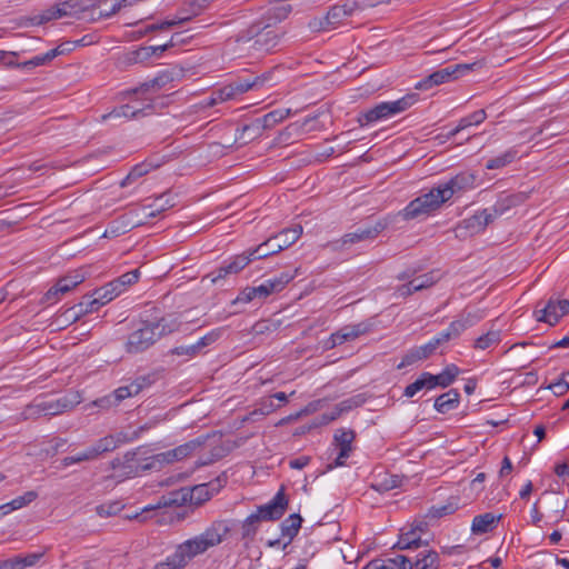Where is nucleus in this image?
I'll return each instance as SVG.
<instances>
[{
	"instance_id": "obj_39",
	"label": "nucleus",
	"mask_w": 569,
	"mask_h": 569,
	"mask_svg": "<svg viewBox=\"0 0 569 569\" xmlns=\"http://www.w3.org/2000/svg\"><path fill=\"white\" fill-rule=\"evenodd\" d=\"M517 154L518 150L516 148H510L503 153L489 159L486 163V168L488 170L501 169L511 163L517 158Z\"/></svg>"
},
{
	"instance_id": "obj_63",
	"label": "nucleus",
	"mask_w": 569,
	"mask_h": 569,
	"mask_svg": "<svg viewBox=\"0 0 569 569\" xmlns=\"http://www.w3.org/2000/svg\"><path fill=\"white\" fill-rule=\"evenodd\" d=\"M278 408H280V405H276L272 398L269 396L261 399L257 411H259L261 415H269L276 411Z\"/></svg>"
},
{
	"instance_id": "obj_17",
	"label": "nucleus",
	"mask_w": 569,
	"mask_h": 569,
	"mask_svg": "<svg viewBox=\"0 0 569 569\" xmlns=\"http://www.w3.org/2000/svg\"><path fill=\"white\" fill-rule=\"evenodd\" d=\"M230 526L226 520L213 521L202 533L198 535L206 543V547L212 548L222 542L223 538L229 533Z\"/></svg>"
},
{
	"instance_id": "obj_7",
	"label": "nucleus",
	"mask_w": 569,
	"mask_h": 569,
	"mask_svg": "<svg viewBox=\"0 0 569 569\" xmlns=\"http://www.w3.org/2000/svg\"><path fill=\"white\" fill-rule=\"evenodd\" d=\"M288 502L284 488L281 487L276 496L268 503L258 507L254 513L261 521H276L287 511Z\"/></svg>"
},
{
	"instance_id": "obj_24",
	"label": "nucleus",
	"mask_w": 569,
	"mask_h": 569,
	"mask_svg": "<svg viewBox=\"0 0 569 569\" xmlns=\"http://www.w3.org/2000/svg\"><path fill=\"white\" fill-rule=\"evenodd\" d=\"M436 350L433 349V345L429 342L415 347L410 349L401 359L400 363L397 366L398 369H403L408 366H411L420 360L429 358Z\"/></svg>"
},
{
	"instance_id": "obj_64",
	"label": "nucleus",
	"mask_w": 569,
	"mask_h": 569,
	"mask_svg": "<svg viewBox=\"0 0 569 569\" xmlns=\"http://www.w3.org/2000/svg\"><path fill=\"white\" fill-rule=\"evenodd\" d=\"M147 172H148V170H147L144 164H137V166H134L130 170L128 176L124 178V180L122 181L121 186L124 187V186L129 184L132 180H136V179L142 177Z\"/></svg>"
},
{
	"instance_id": "obj_46",
	"label": "nucleus",
	"mask_w": 569,
	"mask_h": 569,
	"mask_svg": "<svg viewBox=\"0 0 569 569\" xmlns=\"http://www.w3.org/2000/svg\"><path fill=\"white\" fill-rule=\"evenodd\" d=\"M186 567V563L183 562V559L177 550L170 556L166 558V560L160 561L154 565L152 569H183Z\"/></svg>"
},
{
	"instance_id": "obj_59",
	"label": "nucleus",
	"mask_w": 569,
	"mask_h": 569,
	"mask_svg": "<svg viewBox=\"0 0 569 569\" xmlns=\"http://www.w3.org/2000/svg\"><path fill=\"white\" fill-rule=\"evenodd\" d=\"M170 353L171 355H176V356H184L187 358H194L197 357L198 355H200L199 350L197 349L196 345H190V346H179V347H176L173 349L170 350Z\"/></svg>"
},
{
	"instance_id": "obj_48",
	"label": "nucleus",
	"mask_w": 569,
	"mask_h": 569,
	"mask_svg": "<svg viewBox=\"0 0 569 569\" xmlns=\"http://www.w3.org/2000/svg\"><path fill=\"white\" fill-rule=\"evenodd\" d=\"M144 429H146L144 427H140L138 430H133V431L121 430L116 433H112V437H113L117 446L120 447L123 443H128V442H131V441H134L136 439H138L140 436V432Z\"/></svg>"
},
{
	"instance_id": "obj_12",
	"label": "nucleus",
	"mask_w": 569,
	"mask_h": 569,
	"mask_svg": "<svg viewBox=\"0 0 569 569\" xmlns=\"http://www.w3.org/2000/svg\"><path fill=\"white\" fill-rule=\"evenodd\" d=\"M386 227L387 223L385 221H377L373 226L361 227L353 232L346 233L337 243H340L339 247L342 248L346 244H353L365 240H372L380 232H382Z\"/></svg>"
},
{
	"instance_id": "obj_6",
	"label": "nucleus",
	"mask_w": 569,
	"mask_h": 569,
	"mask_svg": "<svg viewBox=\"0 0 569 569\" xmlns=\"http://www.w3.org/2000/svg\"><path fill=\"white\" fill-rule=\"evenodd\" d=\"M356 2H347L343 4H336L330 8L323 19L315 20L310 26L319 28V30H332L340 26L348 17L352 16L356 11Z\"/></svg>"
},
{
	"instance_id": "obj_1",
	"label": "nucleus",
	"mask_w": 569,
	"mask_h": 569,
	"mask_svg": "<svg viewBox=\"0 0 569 569\" xmlns=\"http://www.w3.org/2000/svg\"><path fill=\"white\" fill-rule=\"evenodd\" d=\"M284 31L270 24L261 26V23L252 24L246 32L238 38L239 42L252 41L250 48L258 53H268L274 50L282 37Z\"/></svg>"
},
{
	"instance_id": "obj_21",
	"label": "nucleus",
	"mask_w": 569,
	"mask_h": 569,
	"mask_svg": "<svg viewBox=\"0 0 569 569\" xmlns=\"http://www.w3.org/2000/svg\"><path fill=\"white\" fill-rule=\"evenodd\" d=\"M179 556L182 557L183 562L186 566L190 562L191 559L194 557L204 553L208 548L206 547V543L201 540L199 536H196L192 539L186 540L184 542L180 543L176 548Z\"/></svg>"
},
{
	"instance_id": "obj_44",
	"label": "nucleus",
	"mask_w": 569,
	"mask_h": 569,
	"mask_svg": "<svg viewBox=\"0 0 569 569\" xmlns=\"http://www.w3.org/2000/svg\"><path fill=\"white\" fill-rule=\"evenodd\" d=\"M60 18H62V16H61L59 6L57 3L54 6H51L50 8L41 11L40 13L34 14L31 18V21L33 24L40 26V24L47 23L51 20H56V19H60Z\"/></svg>"
},
{
	"instance_id": "obj_9",
	"label": "nucleus",
	"mask_w": 569,
	"mask_h": 569,
	"mask_svg": "<svg viewBox=\"0 0 569 569\" xmlns=\"http://www.w3.org/2000/svg\"><path fill=\"white\" fill-rule=\"evenodd\" d=\"M356 438V433L351 429H338L333 436V442L339 448V453L333 462L332 467H342L346 465V460L352 452V442Z\"/></svg>"
},
{
	"instance_id": "obj_56",
	"label": "nucleus",
	"mask_w": 569,
	"mask_h": 569,
	"mask_svg": "<svg viewBox=\"0 0 569 569\" xmlns=\"http://www.w3.org/2000/svg\"><path fill=\"white\" fill-rule=\"evenodd\" d=\"M202 485L206 487L207 490H209L211 497H213L227 485V476L226 473H221L213 480Z\"/></svg>"
},
{
	"instance_id": "obj_27",
	"label": "nucleus",
	"mask_w": 569,
	"mask_h": 569,
	"mask_svg": "<svg viewBox=\"0 0 569 569\" xmlns=\"http://www.w3.org/2000/svg\"><path fill=\"white\" fill-rule=\"evenodd\" d=\"M302 518L298 513L290 515L287 519L281 522V535L287 538L283 547H287L291 543L293 538L298 535L299 529L301 528Z\"/></svg>"
},
{
	"instance_id": "obj_62",
	"label": "nucleus",
	"mask_w": 569,
	"mask_h": 569,
	"mask_svg": "<svg viewBox=\"0 0 569 569\" xmlns=\"http://www.w3.org/2000/svg\"><path fill=\"white\" fill-rule=\"evenodd\" d=\"M140 278L139 269L131 270L118 277L119 282L127 289L131 284L136 283Z\"/></svg>"
},
{
	"instance_id": "obj_8",
	"label": "nucleus",
	"mask_w": 569,
	"mask_h": 569,
	"mask_svg": "<svg viewBox=\"0 0 569 569\" xmlns=\"http://www.w3.org/2000/svg\"><path fill=\"white\" fill-rule=\"evenodd\" d=\"M256 260L251 256V251H244L241 254L232 257L230 260L224 261L216 271L211 273L212 282L223 279L229 274L238 273L244 269L251 261Z\"/></svg>"
},
{
	"instance_id": "obj_61",
	"label": "nucleus",
	"mask_w": 569,
	"mask_h": 569,
	"mask_svg": "<svg viewBox=\"0 0 569 569\" xmlns=\"http://www.w3.org/2000/svg\"><path fill=\"white\" fill-rule=\"evenodd\" d=\"M92 293L98 298L102 306L116 298V293L110 291V288L107 284L96 289Z\"/></svg>"
},
{
	"instance_id": "obj_43",
	"label": "nucleus",
	"mask_w": 569,
	"mask_h": 569,
	"mask_svg": "<svg viewBox=\"0 0 569 569\" xmlns=\"http://www.w3.org/2000/svg\"><path fill=\"white\" fill-rule=\"evenodd\" d=\"M139 109L137 108L136 103H126L119 107H116L111 112L106 113L102 116V120H108L112 118H126V119H132L137 118V111Z\"/></svg>"
},
{
	"instance_id": "obj_51",
	"label": "nucleus",
	"mask_w": 569,
	"mask_h": 569,
	"mask_svg": "<svg viewBox=\"0 0 569 569\" xmlns=\"http://www.w3.org/2000/svg\"><path fill=\"white\" fill-rule=\"evenodd\" d=\"M89 449L87 448L86 450L81 451V452H78L76 455H72V456H68V457H64L62 460H61V465L63 467H69L71 465H74V463H80V462H84V461H92L94 460L91 456V453H89Z\"/></svg>"
},
{
	"instance_id": "obj_52",
	"label": "nucleus",
	"mask_w": 569,
	"mask_h": 569,
	"mask_svg": "<svg viewBox=\"0 0 569 569\" xmlns=\"http://www.w3.org/2000/svg\"><path fill=\"white\" fill-rule=\"evenodd\" d=\"M400 485V479L398 476H390L388 478L382 479L372 485V488L379 492H385L392 490Z\"/></svg>"
},
{
	"instance_id": "obj_15",
	"label": "nucleus",
	"mask_w": 569,
	"mask_h": 569,
	"mask_svg": "<svg viewBox=\"0 0 569 569\" xmlns=\"http://www.w3.org/2000/svg\"><path fill=\"white\" fill-rule=\"evenodd\" d=\"M368 330L369 326L363 322L345 326L330 336L327 345L329 348L340 346L346 341H352L357 339L361 335L368 332Z\"/></svg>"
},
{
	"instance_id": "obj_40",
	"label": "nucleus",
	"mask_w": 569,
	"mask_h": 569,
	"mask_svg": "<svg viewBox=\"0 0 569 569\" xmlns=\"http://www.w3.org/2000/svg\"><path fill=\"white\" fill-rule=\"evenodd\" d=\"M291 114V109H276L262 117H259L266 130L273 128Z\"/></svg>"
},
{
	"instance_id": "obj_42",
	"label": "nucleus",
	"mask_w": 569,
	"mask_h": 569,
	"mask_svg": "<svg viewBox=\"0 0 569 569\" xmlns=\"http://www.w3.org/2000/svg\"><path fill=\"white\" fill-rule=\"evenodd\" d=\"M422 545V540L420 535L416 529H411L408 532L401 533L396 547L406 550V549H417Z\"/></svg>"
},
{
	"instance_id": "obj_29",
	"label": "nucleus",
	"mask_w": 569,
	"mask_h": 569,
	"mask_svg": "<svg viewBox=\"0 0 569 569\" xmlns=\"http://www.w3.org/2000/svg\"><path fill=\"white\" fill-rule=\"evenodd\" d=\"M460 395L456 389L440 395L435 401V409L440 413H446L459 405Z\"/></svg>"
},
{
	"instance_id": "obj_19",
	"label": "nucleus",
	"mask_w": 569,
	"mask_h": 569,
	"mask_svg": "<svg viewBox=\"0 0 569 569\" xmlns=\"http://www.w3.org/2000/svg\"><path fill=\"white\" fill-rule=\"evenodd\" d=\"M439 280V277L432 271L419 277L413 278L408 283L400 286L397 290L398 295L401 297H408L416 291H420L422 289H427L433 286Z\"/></svg>"
},
{
	"instance_id": "obj_10",
	"label": "nucleus",
	"mask_w": 569,
	"mask_h": 569,
	"mask_svg": "<svg viewBox=\"0 0 569 569\" xmlns=\"http://www.w3.org/2000/svg\"><path fill=\"white\" fill-rule=\"evenodd\" d=\"M84 280V274L78 271L70 273L60 278L57 283L50 288L44 295V299L47 302L52 303L56 302L60 295H64L72 290L78 284L82 283Z\"/></svg>"
},
{
	"instance_id": "obj_57",
	"label": "nucleus",
	"mask_w": 569,
	"mask_h": 569,
	"mask_svg": "<svg viewBox=\"0 0 569 569\" xmlns=\"http://www.w3.org/2000/svg\"><path fill=\"white\" fill-rule=\"evenodd\" d=\"M211 498L209 490H207L202 483L193 487L191 490L190 499L193 502L202 503Z\"/></svg>"
},
{
	"instance_id": "obj_20",
	"label": "nucleus",
	"mask_w": 569,
	"mask_h": 569,
	"mask_svg": "<svg viewBox=\"0 0 569 569\" xmlns=\"http://www.w3.org/2000/svg\"><path fill=\"white\" fill-rule=\"evenodd\" d=\"M540 302L537 305L533 312L536 320L556 326L561 318L559 301L551 298L543 307L540 308Z\"/></svg>"
},
{
	"instance_id": "obj_37",
	"label": "nucleus",
	"mask_w": 569,
	"mask_h": 569,
	"mask_svg": "<svg viewBox=\"0 0 569 569\" xmlns=\"http://www.w3.org/2000/svg\"><path fill=\"white\" fill-rule=\"evenodd\" d=\"M459 372H460V370L456 365H453V363L448 365L442 370V372H440L439 375H433V382H432L433 388H436L437 386L447 388L456 380Z\"/></svg>"
},
{
	"instance_id": "obj_28",
	"label": "nucleus",
	"mask_w": 569,
	"mask_h": 569,
	"mask_svg": "<svg viewBox=\"0 0 569 569\" xmlns=\"http://www.w3.org/2000/svg\"><path fill=\"white\" fill-rule=\"evenodd\" d=\"M459 509V499L450 497L446 503L440 506H432L428 509L426 518L429 520L439 519L448 515L455 513Z\"/></svg>"
},
{
	"instance_id": "obj_53",
	"label": "nucleus",
	"mask_w": 569,
	"mask_h": 569,
	"mask_svg": "<svg viewBox=\"0 0 569 569\" xmlns=\"http://www.w3.org/2000/svg\"><path fill=\"white\" fill-rule=\"evenodd\" d=\"M483 319L482 311L478 310L475 312H465L459 318V321L461 325H463V330L473 327L478 322H480Z\"/></svg>"
},
{
	"instance_id": "obj_41",
	"label": "nucleus",
	"mask_w": 569,
	"mask_h": 569,
	"mask_svg": "<svg viewBox=\"0 0 569 569\" xmlns=\"http://www.w3.org/2000/svg\"><path fill=\"white\" fill-rule=\"evenodd\" d=\"M152 327H154V331L158 332L159 338L164 335L172 333L174 331H178L181 322H179L176 318L169 316V317H162L157 322H151Z\"/></svg>"
},
{
	"instance_id": "obj_26",
	"label": "nucleus",
	"mask_w": 569,
	"mask_h": 569,
	"mask_svg": "<svg viewBox=\"0 0 569 569\" xmlns=\"http://www.w3.org/2000/svg\"><path fill=\"white\" fill-rule=\"evenodd\" d=\"M431 212L433 211L429 208L428 203L419 196L411 200L400 214L405 220H412L421 216L430 214Z\"/></svg>"
},
{
	"instance_id": "obj_4",
	"label": "nucleus",
	"mask_w": 569,
	"mask_h": 569,
	"mask_svg": "<svg viewBox=\"0 0 569 569\" xmlns=\"http://www.w3.org/2000/svg\"><path fill=\"white\" fill-rule=\"evenodd\" d=\"M478 62L473 63H456L447 66L446 68L439 69L428 77L423 78L416 84L418 90H429L436 86L457 80L462 74L472 70Z\"/></svg>"
},
{
	"instance_id": "obj_2",
	"label": "nucleus",
	"mask_w": 569,
	"mask_h": 569,
	"mask_svg": "<svg viewBox=\"0 0 569 569\" xmlns=\"http://www.w3.org/2000/svg\"><path fill=\"white\" fill-rule=\"evenodd\" d=\"M297 274L293 272L284 271L278 277L268 279L257 287H246L237 297L234 302H251L256 299L263 301L270 295L281 291Z\"/></svg>"
},
{
	"instance_id": "obj_32",
	"label": "nucleus",
	"mask_w": 569,
	"mask_h": 569,
	"mask_svg": "<svg viewBox=\"0 0 569 569\" xmlns=\"http://www.w3.org/2000/svg\"><path fill=\"white\" fill-rule=\"evenodd\" d=\"M439 566L440 558L435 550H422L415 560V569H438Z\"/></svg>"
},
{
	"instance_id": "obj_13",
	"label": "nucleus",
	"mask_w": 569,
	"mask_h": 569,
	"mask_svg": "<svg viewBox=\"0 0 569 569\" xmlns=\"http://www.w3.org/2000/svg\"><path fill=\"white\" fill-rule=\"evenodd\" d=\"M201 445V440L193 439L181 446L176 447L174 449L158 453L153 457V459L159 463H172L174 461H179L189 457Z\"/></svg>"
},
{
	"instance_id": "obj_22",
	"label": "nucleus",
	"mask_w": 569,
	"mask_h": 569,
	"mask_svg": "<svg viewBox=\"0 0 569 569\" xmlns=\"http://www.w3.org/2000/svg\"><path fill=\"white\" fill-rule=\"evenodd\" d=\"M44 552H32L28 555H18L12 558L1 560L0 569H26L34 566L42 557Z\"/></svg>"
},
{
	"instance_id": "obj_16",
	"label": "nucleus",
	"mask_w": 569,
	"mask_h": 569,
	"mask_svg": "<svg viewBox=\"0 0 569 569\" xmlns=\"http://www.w3.org/2000/svg\"><path fill=\"white\" fill-rule=\"evenodd\" d=\"M500 214L496 212V208L492 206L481 211L476 212L468 219L462 221V226L471 232L478 233L486 229L488 224L493 222Z\"/></svg>"
},
{
	"instance_id": "obj_55",
	"label": "nucleus",
	"mask_w": 569,
	"mask_h": 569,
	"mask_svg": "<svg viewBox=\"0 0 569 569\" xmlns=\"http://www.w3.org/2000/svg\"><path fill=\"white\" fill-rule=\"evenodd\" d=\"M154 375L137 377L133 381H131L133 393L139 395L143 389L149 388L154 382Z\"/></svg>"
},
{
	"instance_id": "obj_23",
	"label": "nucleus",
	"mask_w": 569,
	"mask_h": 569,
	"mask_svg": "<svg viewBox=\"0 0 569 569\" xmlns=\"http://www.w3.org/2000/svg\"><path fill=\"white\" fill-rule=\"evenodd\" d=\"M501 517V515H495L493 512H485L476 516L471 523L472 533L483 535L492 531L498 526Z\"/></svg>"
},
{
	"instance_id": "obj_35",
	"label": "nucleus",
	"mask_w": 569,
	"mask_h": 569,
	"mask_svg": "<svg viewBox=\"0 0 569 569\" xmlns=\"http://www.w3.org/2000/svg\"><path fill=\"white\" fill-rule=\"evenodd\" d=\"M266 131L263 124L261 123L259 118L253 119L250 123L243 124L239 139L243 140V142L252 141L262 136Z\"/></svg>"
},
{
	"instance_id": "obj_60",
	"label": "nucleus",
	"mask_w": 569,
	"mask_h": 569,
	"mask_svg": "<svg viewBox=\"0 0 569 569\" xmlns=\"http://www.w3.org/2000/svg\"><path fill=\"white\" fill-rule=\"evenodd\" d=\"M132 389H133V387H132V383L130 382L127 386H121V387L117 388L112 392L114 395V397H116V400H117L118 405H120L127 398L137 396V393H133Z\"/></svg>"
},
{
	"instance_id": "obj_30",
	"label": "nucleus",
	"mask_w": 569,
	"mask_h": 569,
	"mask_svg": "<svg viewBox=\"0 0 569 569\" xmlns=\"http://www.w3.org/2000/svg\"><path fill=\"white\" fill-rule=\"evenodd\" d=\"M433 375L430 372H423L420 375V377L413 381L412 383L408 385L405 388L403 396L407 398H412L416 396L419 391L426 389L431 390L433 389Z\"/></svg>"
},
{
	"instance_id": "obj_38",
	"label": "nucleus",
	"mask_w": 569,
	"mask_h": 569,
	"mask_svg": "<svg viewBox=\"0 0 569 569\" xmlns=\"http://www.w3.org/2000/svg\"><path fill=\"white\" fill-rule=\"evenodd\" d=\"M501 341V331L499 329H490L475 340L473 348L487 350L497 346Z\"/></svg>"
},
{
	"instance_id": "obj_47",
	"label": "nucleus",
	"mask_w": 569,
	"mask_h": 569,
	"mask_svg": "<svg viewBox=\"0 0 569 569\" xmlns=\"http://www.w3.org/2000/svg\"><path fill=\"white\" fill-rule=\"evenodd\" d=\"M62 17L77 14L84 10L82 0H66L58 3Z\"/></svg>"
},
{
	"instance_id": "obj_34",
	"label": "nucleus",
	"mask_w": 569,
	"mask_h": 569,
	"mask_svg": "<svg viewBox=\"0 0 569 569\" xmlns=\"http://www.w3.org/2000/svg\"><path fill=\"white\" fill-rule=\"evenodd\" d=\"M102 307V303L98 298L91 293L82 298L77 305L78 311L73 315V320H79L82 316L98 311Z\"/></svg>"
},
{
	"instance_id": "obj_54",
	"label": "nucleus",
	"mask_w": 569,
	"mask_h": 569,
	"mask_svg": "<svg viewBox=\"0 0 569 569\" xmlns=\"http://www.w3.org/2000/svg\"><path fill=\"white\" fill-rule=\"evenodd\" d=\"M38 497L36 491H27L22 496H19L10 501V506L13 507L14 510L21 509L24 506H28L32 501H34Z\"/></svg>"
},
{
	"instance_id": "obj_36",
	"label": "nucleus",
	"mask_w": 569,
	"mask_h": 569,
	"mask_svg": "<svg viewBox=\"0 0 569 569\" xmlns=\"http://www.w3.org/2000/svg\"><path fill=\"white\" fill-rule=\"evenodd\" d=\"M271 77V73H263L261 76H257L252 79H239L234 81L232 84L237 91V93H244L253 88L261 87L266 81H268Z\"/></svg>"
},
{
	"instance_id": "obj_45",
	"label": "nucleus",
	"mask_w": 569,
	"mask_h": 569,
	"mask_svg": "<svg viewBox=\"0 0 569 569\" xmlns=\"http://www.w3.org/2000/svg\"><path fill=\"white\" fill-rule=\"evenodd\" d=\"M261 520L256 513H251L242 523V539L252 540L256 536Z\"/></svg>"
},
{
	"instance_id": "obj_3",
	"label": "nucleus",
	"mask_w": 569,
	"mask_h": 569,
	"mask_svg": "<svg viewBox=\"0 0 569 569\" xmlns=\"http://www.w3.org/2000/svg\"><path fill=\"white\" fill-rule=\"evenodd\" d=\"M415 96H405L396 101H386L378 103L373 108L363 112L362 116L359 118V122L361 126H365L371 122L390 118L410 108L415 103Z\"/></svg>"
},
{
	"instance_id": "obj_5",
	"label": "nucleus",
	"mask_w": 569,
	"mask_h": 569,
	"mask_svg": "<svg viewBox=\"0 0 569 569\" xmlns=\"http://www.w3.org/2000/svg\"><path fill=\"white\" fill-rule=\"evenodd\" d=\"M159 339L151 322H143L140 328L132 331L127 339L126 350L129 353H139L147 350Z\"/></svg>"
},
{
	"instance_id": "obj_18",
	"label": "nucleus",
	"mask_w": 569,
	"mask_h": 569,
	"mask_svg": "<svg viewBox=\"0 0 569 569\" xmlns=\"http://www.w3.org/2000/svg\"><path fill=\"white\" fill-rule=\"evenodd\" d=\"M476 181V177L470 172H460L449 179L445 183H440L442 189L449 199L452 198L453 194L466 191L468 189L473 188Z\"/></svg>"
},
{
	"instance_id": "obj_11",
	"label": "nucleus",
	"mask_w": 569,
	"mask_h": 569,
	"mask_svg": "<svg viewBox=\"0 0 569 569\" xmlns=\"http://www.w3.org/2000/svg\"><path fill=\"white\" fill-rule=\"evenodd\" d=\"M301 234V224H295L291 228H286L281 230L278 234L273 236L277 239V241L276 244L272 246L271 251L268 252L264 251V248H261L259 253L262 256H273L297 242Z\"/></svg>"
},
{
	"instance_id": "obj_49",
	"label": "nucleus",
	"mask_w": 569,
	"mask_h": 569,
	"mask_svg": "<svg viewBox=\"0 0 569 569\" xmlns=\"http://www.w3.org/2000/svg\"><path fill=\"white\" fill-rule=\"evenodd\" d=\"M363 402L365 400L361 398V396L346 399L336 406V416H341L343 412H348L353 408L361 406Z\"/></svg>"
},
{
	"instance_id": "obj_58",
	"label": "nucleus",
	"mask_w": 569,
	"mask_h": 569,
	"mask_svg": "<svg viewBox=\"0 0 569 569\" xmlns=\"http://www.w3.org/2000/svg\"><path fill=\"white\" fill-rule=\"evenodd\" d=\"M151 57L152 56L150 53L149 47H140L139 49L129 53L128 60L132 63H142Z\"/></svg>"
},
{
	"instance_id": "obj_25",
	"label": "nucleus",
	"mask_w": 569,
	"mask_h": 569,
	"mask_svg": "<svg viewBox=\"0 0 569 569\" xmlns=\"http://www.w3.org/2000/svg\"><path fill=\"white\" fill-rule=\"evenodd\" d=\"M173 77L169 71L159 72L153 79L141 83L138 88L134 89L136 93H156L164 88L167 84L172 82Z\"/></svg>"
},
{
	"instance_id": "obj_14",
	"label": "nucleus",
	"mask_w": 569,
	"mask_h": 569,
	"mask_svg": "<svg viewBox=\"0 0 569 569\" xmlns=\"http://www.w3.org/2000/svg\"><path fill=\"white\" fill-rule=\"evenodd\" d=\"M133 93L137 98L130 101V103H136L139 109L137 111V118L152 114L167 106V97L164 96L151 97L148 96V93L142 94L136 93L134 91Z\"/></svg>"
},
{
	"instance_id": "obj_33",
	"label": "nucleus",
	"mask_w": 569,
	"mask_h": 569,
	"mask_svg": "<svg viewBox=\"0 0 569 569\" xmlns=\"http://www.w3.org/2000/svg\"><path fill=\"white\" fill-rule=\"evenodd\" d=\"M447 194L448 193L443 191L442 186L438 184L437 187L432 188L429 192L423 193L420 197L422 200H425V202L428 203L429 208L432 211H436L441 207V204L449 200Z\"/></svg>"
},
{
	"instance_id": "obj_31",
	"label": "nucleus",
	"mask_w": 569,
	"mask_h": 569,
	"mask_svg": "<svg viewBox=\"0 0 569 569\" xmlns=\"http://www.w3.org/2000/svg\"><path fill=\"white\" fill-rule=\"evenodd\" d=\"M526 200V196L521 192L519 193H512V194H506L500 197L493 207L496 208V212H498L500 216L505 214L507 211H509L511 208L520 206Z\"/></svg>"
},
{
	"instance_id": "obj_50",
	"label": "nucleus",
	"mask_w": 569,
	"mask_h": 569,
	"mask_svg": "<svg viewBox=\"0 0 569 569\" xmlns=\"http://www.w3.org/2000/svg\"><path fill=\"white\" fill-rule=\"evenodd\" d=\"M221 333H222V329H213L212 331L208 332L207 335H204L203 337H201L194 345L197 347V349L199 350V352L201 353L202 350L214 343L220 337H221Z\"/></svg>"
}]
</instances>
